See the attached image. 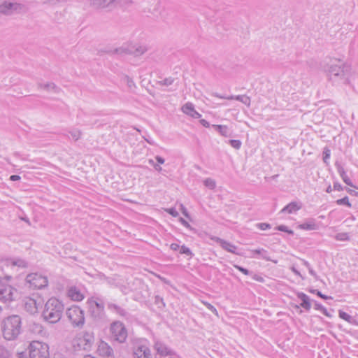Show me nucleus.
I'll return each instance as SVG.
<instances>
[{
    "label": "nucleus",
    "instance_id": "obj_1",
    "mask_svg": "<svg viewBox=\"0 0 358 358\" xmlns=\"http://www.w3.org/2000/svg\"><path fill=\"white\" fill-rule=\"evenodd\" d=\"M64 309V305L59 300L50 298L45 304L42 316L45 321L55 324L61 320Z\"/></svg>",
    "mask_w": 358,
    "mask_h": 358
},
{
    "label": "nucleus",
    "instance_id": "obj_2",
    "mask_svg": "<svg viewBox=\"0 0 358 358\" xmlns=\"http://www.w3.org/2000/svg\"><path fill=\"white\" fill-rule=\"evenodd\" d=\"M21 324L19 315H13L5 318L2 322L3 338L7 341L16 339L21 332Z\"/></svg>",
    "mask_w": 358,
    "mask_h": 358
},
{
    "label": "nucleus",
    "instance_id": "obj_3",
    "mask_svg": "<svg viewBox=\"0 0 358 358\" xmlns=\"http://www.w3.org/2000/svg\"><path fill=\"white\" fill-rule=\"evenodd\" d=\"M87 303L89 313L94 320L101 321L105 319L106 312L104 301L102 296L94 295L87 299Z\"/></svg>",
    "mask_w": 358,
    "mask_h": 358
},
{
    "label": "nucleus",
    "instance_id": "obj_4",
    "mask_svg": "<svg viewBox=\"0 0 358 358\" xmlns=\"http://www.w3.org/2000/svg\"><path fill=\"white\" fill-rule=\"evenodd\" d=\"M349 70V66L344 64L341 65H331L328 71V76L329 79L334 83H347Z\"/></svg>",
    "mask_w": 358,
    "mask_h": 358
},
{
    "label": "nucleus",
    "instance_id": "obj_5",
    "mask_svg": "<svg viewBox=\"0 0 358 358\" xmlns=\"http://www.w3.org/2000/svg\"><path fill=\"white\" fill-rule=\"evenodd\" d=\"M110 333L111 338L119 343H124L128 336L127 328L120 321H114L110 324Z\"/></svg>",
    "mask_w": 358,
    "mask_h": 358
},
{
    "label": "nucleus",
    "instance_id": "obj_6",
    "mask_svg": "<svg viewBox=\"0 0 358 358\" xmlns=\"http://www.w3.org/2000/svg\"><path fill=\"white\" fill-rule=\"evenodd\" d=\"M30 358H49L48 344L38 341H32L29 346Z\"/></svg>",
    "mask_w": 358,
    "mask_h": 358
},
{
    "label": "nucleus",
    "instance_id": "obj_7",
    "mask_svg": "<svg viewBox=\"0 0 358 358\" xmlns=\"http://www.w3.org/2000/svg\"><path fill=\"white\" fill-rule=\"evenodd\" d=\"M66 314L73 327H82L84 325V311L79 306H72L66 310Z\"/></svg>",
    "mask_w": 358,
    "mask_h": 358
},
{
    "label": "nucleus",
    "instance_id": "obj_8",
    "mask_svg": "<svg viewBox=\"0 0 358 358\" xmlns=\"http://www.w3.org/2000/svg\"><path fill=\"white\" fill-rule=\"evenodd\" d=\"M26 283L33 289H43L48 286V278L38 273H31L27 275Z\"/></svg>",
    "mask_w": 358,
    "mask_h": 358
},
{
    "label": "nucleus",
    "instance_id": "obj_9",
    "mask_svg": "<svg viewBox=\"0 0 358 358\" xmlns=\"http://www.w3.org/2000/svg\"><path fill=\"white\" fill-rule=\"evenodd\" d=\"M94 343L93 336L85 332L82 336L76 337L73 341V345L75 350L90 351Z\"/></svg>",
    "mask_w": 358,
    "mask_h": 358
},
{
    "label": "nucleus",
    "instance_id": "obj_10",
    "mask_svg": "<svg viewBox=\"0 0 358 358\" xmlns=\"http://www.w3.org/2000/svg\"><path fill=\"white\" fill-rule=\"evenodd\" d=\"M17 295V290L3 281H0V301L7 303L13 301Z\"/></svg>",
    "mask_w": 358,
    "mask_h": 358
},
{
    "label": "nucleus",
    "instance_id": "obj_11",
    "mask_svg": "<svg viewBox=\"0 0 358 358\" xmlns=\"http://www.w3.org/2000/svg\"><path fill=\"white\" fill-rule=\"evenodd\" d=\"M23 8L24 6L21 3L3 0L0 3V13L10 15L15 13H20Z\"/></svg>",
    "mask_w": 358,
    "mask_h": 358
},
{
    "label": "nucleus",
    "instance_id": "obj_12",
    "mask_svg": "<svg viewBox=\"0 0 358 358\" xmlns=\"http://www.w3.org/2000/svg\"><path fill=\"white\" fill-rule=\"evenodd\" d=\"M135 358H152L149 348L143 343L137 344L134 349Z\"/></svg>",
    "mask_w": 358,
    "mask_h": 358
},
{
    "label": "nucleus",
    "instance_id": "obj_13",
    "mask_svg": "<svg viewBox=\"0 0 358 358\" xmlns=\"http://www.w3.org/2000/svg\"><path fill=\"white\" fill-rule=\"evenodd\" d=\"M210 239L217 243L223 250L233 254L239 255L236 251L237 247L231 243L217 236H211Z\"/></svg>",
    "mask_w": 358,
    "mask_h": 358
},
{
    "label": "nucleus",
    "instance_id": "obj_14",
    "mask_svg": "<svg viewBox=\"0 0 358 358\" xmlns=\"http://www.w3.org/2000/svg\"><path fill=\"white\" fill-rule=\"evenodd\" d=\"M154 348L157 352L162 356L170 355L176 357L174 352L162 341H155Z\"/></svg>",
    "mask_w": 358,
    "mask_h": 358
},
{
    "label": "nucleus",
    "instance_id": "obj_15",
    "mask_svg": "<svg viewBox=\"0 0 358 358\" xmlns=\"http://www.w3.org/2000/svg\"><path fill=\"white\" fill-rule=\"evenodd\" d=\"M107 308L110 311L117 314L120 317H127L129 316V313L124 308L116 303L108 302L107 303Z\"/></svg>",
    "mask_w": 358,
    "mask_h": 358
},
{
    "label": "nucleus",
    "instance_id": "obj_16",
    "mask_svg": "<svg viewBox=\"0 0 358 358\" xmlns=\"http://www.w3.org/2000/svg\"><path fill=\"white\" fill-rule=\"evenodd\" d=\"M182 110L184 113L193 118L199 119L201 117V115L194 109V106L191 102L186 103L182 106Z\"/></svg>",
    "mask_w": 358,
    "mask_h": 358
},
{
    "label": "nucleus",
    "instance_id": "obj_17",
    "mask_svg": "<svg viewBox=\"0 0 358 358\" xmlns=\"http://www.w3.org/2000/svg\"><path fill=\"white\" fill-rule=\"evenodd\" d=\"M335 166L336 168V170L339 174V176H341V178H342V180H343V182L350 186V187H355V185H353L352 182L351 181V180L350 179V178L348 176L343 166L341 165V164L339 162H335Z\"/></svg>",
    "mask_w": 358,
    "mask_h": 358
},
{
    "label": "nucleus",
    "instance_id": "obj_18",
    "mask_svg": "<svg viewBox=\"0 0 358 358\" xmlns=\"http://www.w3.org/2000/svg\"><path fill=\"white\" fill-rule=\"evenodd\" d=\"M90 3L96 8H110L115 6L117 0H90Z\"/></svg>",
    "mask_w": 358,
    "mask_h": 358
},
{
    "label": "nucleus",
    "instance_id": "obj_19",
    "mask_svg": "<svg viewBox=\"0 0 358 358\" xmlns=\"http://www.w3.org/2000/svg\"><path fill=\"white\" fill-rule=\"evenodd\" d=\"M302 208V203L299 201H292L285 206L281 210L280 213H294Z\"/></svg>",
    "mask_w": 358,
    "mask_h": 358
},
{
    "label": "nucleus",
    "instance_id": "obj_20",
    "mask_svg": "<svg viewBox=\"0 0 358 358\" xmlns=\"http://www.w3.org/2000/svg\"><path fill=\"white\" fill-rule=\"evenodd\" d=\"M298 228L302 230L313 231L317 230L319 228V227L318 224L316 223L315 219L310 218L307 220L305 222L299 224L298 226Z\"/></svg>",
    "mask_w": 358,
    "mask_h": 358
},
{
    "label": "nucleus",
    "instance_id": "obj_21",
    "mask_svg": "<svg viewBox=\"0 0 358 358\" xmlns=\"http://www.w3.org/2000/svg\"><path fill=\"white\" fill-rule=\"evenodd\" d=\"M296 296L301 301L300 306L306 310L309 311L311 308L309 296L303 292H297Z\"/></svg>",
    "mask_w": 358,
    "mask_h": 358
},
{
    "label": "nucleus",
    "instance_id": "obj_22",
    "mask_svg": "<svg viewBox=\"0 0 358 358\" xmlns=\"http://www.w3.org/2000/svg\"><path fill=\"white\" fill-rule=\"evenodd\" d=\"M68 296L73 301H80L84 299L83 294L76 287H71L68 290Z\"/></svg>",
    "mask_w": 358,
    "mask_h": 358
},
{
    "label": "nucleus",
    "instance_id": "obj_23",
    "mask_svg": "<svg viewBox=\"0 0 358 358\" xmlns=\"http://www.w3.org/2000/svg\"><path fill=\"white\" fill-rule=\"evenodd\" d=\"M24 308L31 314H34L38 311V305L35 299H28L25 301Z\"/></svg>",
    "mask_w": 358,
    "mask_h": 358
},
{
    "label": "nucleus",
    "instance_id": "obj_24",
    "mask_svg": "<svg viewBox=\"0 0 358 358\" xmlns=\"http://www.w3.org/2000/svg\"><path fill=\"white\" fill-rule=\"evenodd\" d=\"M99 351L100 354L105 357H111L113 355V348L109 346L106 343H101L99 346Z\"/></svg>",
    "mask_w": 358,
    "mask_h": 358
},
{
    "label": "nucleus",
    "instance_id": "obj_25",
    "mask_svg": "<svg viewBox=\"0 0 358 358\" xmlns=\"http://www.w3.org/2000/svg\"><path fill=\"white\" fill-rule=\"evenodd\" d=\"M38 88L43 89L48 92L52 91L56 93H58L60 90V89L53 83H47L45 84L39 83L38 84Z\"/></svg>",
    "mask_w": 358,
    "mask_h": 358
},
{
    "label": "nucleus",
    "instance_id": "obj_26",
    "mask_svg": "<svg viewBox=\"0 0 358 358\" xmlns=\"http://www.w3.org/2000/svg\"><path fill=\"white\" fill-rule=\"evenodd\" d=\"M233 99L241 101L243 103H244L245 105H246L247 106H250L251 100H250V98L249 96H248L247 95H237V96L231 95V96H229V100H233Z\"/></svg>",
    "mask_w": 358,
    "mask_h": 358
},
{
    "label": "nucleus",
    "instance_id": "obj_27",
    "mask_svg": "<svg viewBox=\"0 0 358 358\" xmlns=\"http://www.w3.org/2000/svg\"><path fill=\"white\" fill-rule=\"evenodd\" d=\"M9 264L13 266H18L20 268H26L28 266V263L22 259H13L8 260Z\"/></svg>",
    "mask_w": 358,
    "mask_h": 358
},
{
    "label": "nucleus",
    "instance_id": "obj_28",
    "mask_svg": "<svg viewBox=\"0 0 358 358\" xmlns=\"http://www.w3.org/2000/svg\"><path fill=\"white\" fill-rule=\"evenodd\" d=\"M252 252L254 254V255H260L261 257L263 259H265L266 261H271V259L269 257V254L268 252V251H266V250L263 249V248H259V249H255V250H253L252 251Z\"/></svg>",
    "mask_w": 358,
    "mask_h": 358
},
{
    "label": "nucleus",
    "instance_id": "obj_29",
    "mask_svg": "<svg viewBox=\"0 0 358 358\" xmlns=\"http://www.w3.org/2000/svg\"><path fill=\"white\" fill-rule=\"evenodd\" d=\"M147 50V48L143 45H138L135 48L134 50H129L131 53L134 54L136 56H139L145 53Z\"/></svg>",
    "mask_w": 358,
    "mask_h": 358
},
{
    "label": "nucleus",
    "instance_id": "obj_30",
    "mask_svg": "<svg viewBox=\"0 0 358 358\" xmlns=\"http://www.w3.org/2000/svg\"><path fill=\"white\" fill-rule=\"evenodd\" d=\"M334 238L336 241H350V236L348 233L342 232V233L337 234L334 236Z\"/></svg>",
    "mask_w": 358,
    "mask_h": 358
},
{
    "label": "nucleus",
    "instance_id": "obj_31",
    "mask_svg": "<svg viewBox=\"0 0 358 358\" xmlns=\"http://www.w3.org/2000/svg\"><path fill=\"white\" fill-rule=\"evenodd\" d=\"M219 134L224 137H230L232 135L231 131L227 125H222V129H220Z\"/></svg>",
    "mask_w": 358,
    "mask_h": 358
},
{
    "label": "nucleus",
    "instance_id": "obj_32",
    "mask_svg": "<svg viewBox=\"0 0 358 358\" xmlns=\"http://www.w3.org/2000/svg\"><path fill=\"white\" fill-rule=\"evenodd\" d=\"M0 358H11L10 351L2 345H0Z\"/></svg>",
    "mask_w": 358,
    "mask_h": 358
},
{
    "label": "nucleus",
    "instance_id": "obj_33",
    "mask_svg": "<svg viewBox=\"0 0 358 358\" xmlns=\"http://www.w3.org/2000/svg\"><path fill=\"white\" fill-rule=\"evenodd\" d=\"M203 184L206 187H208L210 189H213L216 187L215 181L210 178H206L203 181Z\"/></svg>",
    "mask_w": 358,
    "mask_h": 358
},
{
    "label": "nucleus",
    "instance_id": "obj_34",
    "mask_svg": "<svg viewBox=\"0 0 358 358\" xmlns=\"http://www.w3.org/2000/svg\"><path fill=\"white\" fill-rule=\"evenodd\" d=\"M322 155H323L324 163H325L326 164H328L329 159L330 155H331V150L329 149V148L325 147L323 149Z\"/></svg>",
    "mask_w": 358,
    "mask_h": 358
},
{
    "label": "nucleus",
    "instance_id": "obj_35",
    "mask_svg": "<svg viewBox=\"0 0 358 358\" xmlns=\"http://www.w3.org/2000/svg\"><path fill=\"white\" fill-rule=\"evenodd\" d=\"M174 82V78L172 77L166 78L162 80L158 81V84L162 86L171 85Z\"/></svg>",
    "mask_w": 358,
    "mask_h": 358
},
{
    "label": "nucleus",
    "instance_id": "obj_36",
    "mask_svg": "<svg viewBox=\"0 0 358 358\" xmlns=\"http://www.w3.org/2000/svg\"><path fill=\"white\" fill-rule=\"evenodd\" d=\"M309 292L312 293V294H317L319 297H320L321 299H324V300H327V299H331L332 297L331 296H327L325 294H323L320 291L317 290V289H310L309 290Z\"/></svg>",
    "mask_w": 358,
    "mask_h": 358
},
{
    "label": "nucleus",
    "instance_id": "obj_37",
    "mask_svg": "<svg viewBox=\"0 0 358 358\" xmlns=\"http://www.w3.org/2000/svg\"><path fill=\"white\" fill-rule=\"evenodd\" d=\"M180 253L185 255L189 256L190 257H192L194 255L192 252V250L188 247H187L185 245H182L180 247Z\"/></svg>",
    "mask_w": 358,
    "mask_h": 358
},
{
    "label": "nucleus",
    "instance_id": "obj_38",
    "mask_svg": "<svg viewBox=\"0 0 358 358\" xmlns=\"http://www.w3.org/2000/svg\"><path fill=\"white\" fill-rule=\"evenodd\" d=\"M336 202L338 205H340V206L345 205L349 208H350L352 206L351 203L349 201L348 196H344L342 199H338Z\"/></svg>",
    "mask_w": 358,
    "mask_h": 358
},
{
    "label": "nucleus",
    "instance_id": "obj_39",
    "mask_svg": "<svg viewBox=\"0 0 358 358\" xmlns=\"http://www.w3.org/2000/svg\"><path fill=\"white\" fill-rule=\"evenodd\" d=\"M229 143L236 150H239L242 145V143L240 140L231 139L229 141Z\"/></svg>",
    "mask_w": 358,
    "mask_h": 358
},
{
    "label": "nucleus",
    "instance_id": "obj_40",
    "mask_svg": "<svg viewBox=\"0 0 358 358\" xmlns=\"http://www.w3.org/2000/svg\"><path fill=\"white\" fill-rule=\"evenodd\" d=\"M338 315L341 319L344 320L346 322H350V320L352 319V317L348 313L343 310H339Z\"/></svg>",
    "mask_w": 358,
    "mask_h": 358
},
{
    "label": "nucleus",
    "instance_id": "obj_41",
    "mask_svg": "<svg viewBox=\"0 0 358 358\" xmlns=\"http://www.w3.org/2000/svg\"><path fill=\"white\" fill-rule=\"evenodd\" d=\"M276 229L280 231L286 232L290 235L294 234V231L291 229H289L288 227L285 225H279L276 227Z\"/></svg>",
    "mask_w": 358,
    "mask_h": 358
},
{
    "label": "nucleus",
    "instance_id": "obj_42",
    "mask_svg": "<svg viewBox=\"0 0 358 358\" xmlns=\"http://www.w3.org/2000/svg\"><path fill=\"white\" fill-rule=\"evenodd\" d=\"M69 134H71L72 138L74 141H77L80 138V132L78 130H76V129L72 130L69 132Z\"/></svg>",
    "mask_w": 358,
    "mask_h": 358
},
{
    "label": "nucleus",
    "instance_id": "obj_43",
    "mask_svg": "<svg viewBox=\"0 0 358 358\" xmlns=\"http://www.w3.org/2000/svg\"><path fill=\"white\" fill-rule=\"evenodd\" d=\"M256 227L261 229V230H266V229H271V226L270 224L268 223H264V222H262V223H257L256 224Z\"/></svg>",
    "mask_w": 358,
    "mask_h": 358
},
{
    "label": "nucleus",
    "instance_id": "obj_44",
    "mask_svg": "<svg viewBox=\"0 0 358 358\" xmlns=\"http://www.w3.org/2000/svg\"><path fill=\"white\" fill-rule=\"evenodd\" d=\"M314 303V308L317 310H320L322 313L325 312L326 308L317 301H313Z\"/></svg>",
    "mask_w": 358,
    "mask_h": 358
},
{
    "label": "nucleus",
    "instance_id": "obj_45",
    "mask_svg": "<svg viewBox=\"0 0 358 358\" xmlns=\"http://www.w3.org/2000/svg\"><path fill=\"white\" fill-rule=\"evenodd\" d=\"M204 305L206 306V307L209 310H210L213 313L215 314L216 315H217V309L213 306L211 305L210 303H208V302H204L203 303Z\"/></svg>",
    "mask_w": 358,
    "mask_h": 358
},
{
    "label": "nucleus",
    "instance_id": "obj_46",
    "mask_svg": "<svg viewBox=\"0 0 358 358\" xmlns=\"http://www.w3.org/2000/svg\"><path fill=\"white\" fill-rule=\"evenodd\" d=\"M166 211L169 214H170L171 215H172L173 217H178V216L179 215L178 212V211L176 210V208H167V209L166 210Z\"/></svg>",
    "mask_w": 358,
    "mask_h": 358
},
{
    "label": "nucleus",
    "instance_id": "obj_47",
    "mask_svg": "<svg viewBox=\"0 0 358 358\" xmlns=\"http://www.w3.org/2000/svg\"><path fill=\"white\" fill-rule=\"evenodd\" d=\"M234 267L238 269L239 271H241V273H243V274L246 275H250V272L249 270H248L247 268H243L241 266H238V265H234Z\"/></svg>",
    "mask_w": 358,
    "mask_h": 358
},
{
    "label": "nucleus",
    "instance_id": "obj_48",
    "mask_svg": "<svg viewBox=\"0 0 358 358\" xmlns=\"http://www.w3.org/2000/svg\"><path fill=\"white\" fill-rule=\"evenodd\" d=\"M179 222L182 224V226H184L187 229L189 230H193V228L191 227V225L184 218L180 217Z\"/></svg>",
    "mask_w": 358,
    "mask_h": 358
},
{
    "label": "nucleus",
    "instance_id": "obj_49",
    "mask_svg": "<svg viewBox=\"0 0 358 358\" xmlns=\"http://www.w3.org/2000/svg\"><path fill=\"white\" fill-rule=\"evenodd\" d=\"M308 272L310 273V275H311L313 277H314V278L316 280H321L322 282H323L322 280H320V278L319 276L317 275V273H315V271L313 269L312 267L309 268L308 269Z\"/></svg>",
    "mask_w": 358,
    "mask_h": 358
},
{
    "label": "nucleus",
    "instance_id": "obj_50",
    "mask_svg": "<svg viewBox=\"0 0 358 358\" xmlns=\"http://www.w3.org/2000/svg\"><path fill=\"white\" fill-rule=\"evenodd\" d=\"M155 303L156 304H162V306H165V303H164L163 299L159 296H156L155 299Z\"/></svg>",
    "mask_w": 358,
    "mask_h": 358
},
{
    "label": "nucleus",
    "instance_id": "obj_51",
    "mask_svg": "<svg viewBox=\"0 0 358 358\" xmlns=\"http://www.w3.org/2000/svg\"><path fill=\"white\" fill-rule=\"evenodd\" d=\"M334 189L337 191H341L343 189V186L338 182H334Z\"/></svg>",
    "mask_w": 358,
    "mask_h": 358
},
{
    "label": "nucleus",
    "instance_id": "obj_52",
    "mask_svg": "<svg viewBox=\"0 0 358 358\" xmlns=\"http://www.w3.org/2000/svg\"><path fill=\"white\" fill-rule=\"evenodd\" d=\"M180 210L182 211V213L186 217H189V213H188V211L187 210V208L182 205L181 204L180 205Z\"/></svg>",
    "mask_w": 358,
    "mask_h": 358
},
{
    "label": "nucleus",
    "instance_id": "obj_53",
    "mask_svg": "<svg viewBox=\"0 0 358 358\" xmlns=\"http://www.w3.org/2000/svg\"><path fill=\"white\" fill-rule=\"evenodd\" d=\"M199 122H200L202 126H203L204 127H206V128H208L210 126V123L207 120H206L204 119L200 120Z\"/></svg>",
    "mask_w": 358,
    "mask_h": 358
},
{
    "label": "nucleus",
    "instance_id": "obj_54",
    "mask_svg": "<svg viewBox=\"0 0 358 358\" xmlns=\"http://www.w3.org/2000/svg\"><path fill=\"white\" fill-rule=\"evenodd\" d=\"M180 247L178 244L177 243H171V245H170V248L173 250V251H176L179 249H180Z\"/></svg>",
    "mask_w": 358,
    "mask_h": 358
},
{
    "label": "nucleus",
    "instance_id": "obj_55",
    "mask_svg": "<svg viewBox=\"0 0 358 358\" xmlns=\"http://www.w3.org/2000/svg\"><path fill=\"white\" fill-rule=\"evenodd\" d=\"M155 159L159 164H163L165 162V160L163 157L158 156V155L155 157Z\"/></svg>",
    "mask_w": 358,
    "mask_h": 358
},
{
    "label": "nucleus",
    "instance_id": "obj_56",
    "mask_svg": "<svg viewBox=\"0 0 358 358\" xmlns=\"http://www.w3.org/2000/svg\"><path fill=\"white\" fill-rule=\"evenodd\" d=\"M20 176L18 175H12L10 176V180L11 181H17L20 180Z\"/></svg>",
    "mask_w": 358,
    "mask_h": 358
},
{
    "label": "nucleus",
    "instance_id": "obj_57",
    "mask_svg": "<svg viewBox=\"0 0 358 358\" xmlns=\"http://www.w3.org/2000/svg\"><path fill=\"white\" fill-rule=\"evenodd\" d=\"M213 96H214L215 97H217V98H220V99H228L229 100V96H224V95H220L218 93H213Z\"/></svg>",
    "mask_w": 358,
    "mask_h": 358
},
{
    "label": "nucleus",
    "instance_id": "obj_58",
    "mask_svg": "<svg viewBox=\"0 0 358 358\" xmlns=\"http://www.w3.org/2000/svg\"><path fill=\"white\" fill-rule=\"evenodd\" d=\"M292 272H293L295 275H298V276L301 277V278H303V276L301 275V273H300V272H299L296 268H295L294 267H292Z\"/></svg>",
    "mask_w": 358,
    "mask_h": 358
},
{
    "label": "nucleus",
    "instance_id": "obj_59",
    "mask_svg": "<svg viewBox=\"0 0 358 358\" xmlns=\"http://www.w3.org/2000/svg\"><path fill=\"white\" fill-rule=\"evenodd\" d=\"M212 127L217 131L219 132L221 129H222V125L220 124H213Z\"/></svg>",
    "mask_w": 358,
    "mask_h": 358
},
{
    "label": "nucleus",
    "instance_id": "obj_60",
    "mask_svg": "<svg viewBox=\"0 0 358 358\" xmlns=\"http://www.w3.org/2000/svg\"><path fill=\"white\" fill-rule=\"evenodd\" d=\"M302 262H303V264L308 269L309 268L311 267L310 263L308 262H307L306 260L305 259H302L301 260Z\"/></svg>",
    "mask_w": 358,
    "mask_h": 358
},
{
    "label": "nucleus",
    "instance_id": "obj_61",
    "mask_svg": "<svg viewBox=\"0 0 358 358\" xmlns=\"http://www.w3.org/2000/svg\"><path fill=\"white\" fill-rule=\"evenodd\" d=\"M153 167L158 172H161L162 171V168L159 166V164H155Z\"/></svg>",
    "mask_w": 358,
    "mask_h": 358
},
{
    "label": "nucleus",
    "instance_id": "obj_62",
    "mask_svg": "<svg viewBox=\"0 0 358 358\" xmlns=\"http://www.w3.org/2000/svg\"><path fill=\"white\" fill-rule=\"evenodd\" d=\"M322 313H323L325 316H327V317H329V318L332 317V316H333V315H331V313L327 310V308L325 309V312H323Z\"/></svg>",
    "mask_w": 358,
    "mask_h": 358
},
{
    "label": "nucleus",
    "instance_id": "obj_63",
    "mask_svg": "<svg viewBox=\"0 0 358 358\" xmlns=\"http://www.w3.org/2000/svg\"><path fill=\"white\" fill-rule=\"evenodd\" d=\"M348 192H349L350 194H355V195H358V192H355L352 189H348Z\"/></svg>",
    "mask_w": 358,
    "mask_h": 358
},
{
    "label": "nucleus",
    "instance_id": "obj_64",
    "mask_svg": "<svg viewBox=\"0 0 358 358\" xmlns=\"http://www.w3.org/2000/svg\"><path fill=\"white\" fill-rule=\"evenodd\" d=\"M334 189V188L332 189L331 186V185H329L326 189V192L327 193H331L332 192V190Z\"/></svg>",
    "mask_w": 358,
    "mask_h": 358
}]
</instances>
